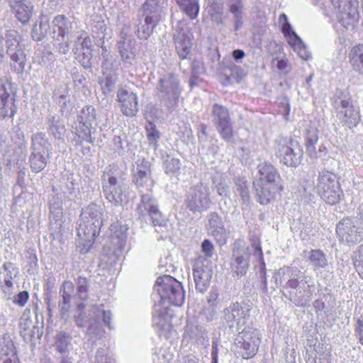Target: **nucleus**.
Returning a JSON list of instances; mask_svg holds the SVG:
<instances>
[{"mask_svg": "<svg viewBox=\"0 0 363 363\" xmlns=\"http://www.w3.org/2000/svg\"><path fill=\"white\" fill-rule=\"evenodd\" d=\"M273 278L280 285L286 282L284 289L288 291L289 298L296 305H308L315 290L311 277L306 276L297 267H284L274 274Z\"/></svg>", "mask_w": 363, "mask_h": 363, "instance_id": "1", "label": "nucleus"}, {"mask_svg": "<svg viewBox=\"0 0 363 363\" xmlns=\"http://www.w3.org/2000/svg\"><path fill=\"white\" fill-rule=\"evenodd\" d=\"M259 180L255 183L256 195L262 205L270 203L276 193L282 190L281 177L277 169L270 163L263 162L257 167Z\"/></svg>", "mask_w": 363, "mask_h": 363, "instance_id": "2", "label": "nucleus"}, {"mask_svg": "<svg viewBox=\"0 0 363 363\" xmlns=\"http://www.w3.org/2000/svg\"><path fill=\"white\" fill-rule=\"evenodd\" d=\"M154 299H160L157 304L162 306H182L184 301V291L182 284L174 277L165 275L159 277L154 286Z\"/></svg>", "mask_w": 363, "mask_h": 363, "instance_id": "3", "label": "nucleus"}, {"mask_svg": "<svg viewBox=\"0 0 363 363\" xmlns=\"http://www.w3.org/2000/svg\"><path fill=\"white\" fill-rule=\"evenodd\" d=\"M104 223L103 209L96 204L91 203L82 210L81 220L77 234L82 240L92 242L99 234Z\"/></svg>", "mask_w": 363, "mask_h": 363, "instance_id": "4", "label": "nucleus"}, {"mask_svg": "<svg viewBox=\"0 0 363 363\" xmlns=\"http://www.w3.org/2000/svg\"><path fill=\"white\" fill-rule=\"evenodd\" d=\"M8 55L11 60V67L18 72H21L25 67V55L20 45L16 31L9 30L6 34V40L0 28V64Z\"/></svg>", "mask_w": 363, "mask_h": 363, "instance_id": "5", "label": "nucleus"}, {"mask_svg": "<svg viewBox=\"0 0 363 363\" xmlns=\"http://www.w3.org/2000/svg\"><path fill=\"white\" fill-rule=\"evenodd\" d=\"M316 189L320 198L330 205L338 203L344 196L336 174L328 170L319 172Z\"/></svg>", "mask_w": 363, "mask_h": 363, "instance_id": "6", "label": "nucleus"}, {"mask_svg": "<svg viewBox=\"0 0 363 363\" xmlns=\"http://www.w3.org/2000/svg\"><path fill=\"white\" fill-rule=\"evenodd\" d=\"M259 331L253 328H245L235 340V351L243 359L252 358L257 352L260 344Z\"/></svg>", "mask_w": 363, "mask_h": 363, "instance_id": "7", "label": "nucleus"}, {"mask_svg": "<svg viewBox=\"0 0 363 363\" xmlns=\"http://www.w3.org/2000/svg\"><path fill=\"white\" fill-rule=\"evenodd\" d=\"M160 97L170 109L174 108L181 95L179 80L174 74H167L162 77L156 86Z\"/></svg>", "mask_w": 363, "mask_h": 363, "instance_id": "8", "label": "nucleus"}, {"mask_svg": "<svg viewBox=\"0 0 363 363\" xmlns=\"http://www.w3.org/2000/svg\"><path fill=\"white\" fill-rule=\"evenodd\" d=\"M210 203V189L205 184L200 182L193 186L186 194V206L193 212L206 210L209 207Z\"/></svg>", "mask_w": 363, "mask_h": 363, "instance_id": "9", "label": "nucleus"}, {"mask_svg": "<svg viewBox=\"0 0 363 363\" xmlns=\"http://www.w3.org/2000/svg\"><path fill=\"white\" fill-rule=\"evenodd\" d=\"M336 233L340 241L347 244L359 242L363 238V229L356 218L342 219L336 226Z\"/></svg>", "mask_w": 363, "mask_h": 363, "instance_id": "10", "label": "nucleus"}, {"mask_svg": "<svg viewBox=\"0 0 363 363\" xmlns=\"http://www.w3.org/2000/svg\"><path fill=\"white\" fill-rule=\"evenodd\" d=\"M103 189L106 199L115 205L128 200L127 186L122 179L106 174L104 177Z\"/></svg>", "mask_w": 363, "mask_h": 363, "instance_id": "11", "label": "nucleus"}, {"mask_svg": "<svg viewBox=\"0 0 363 363\" xmlns=\"http://www.w3.org/2000/svg\"><path fill=\"white\" fill-rule=\"evenodd\" d=\"M33 152L30 157V167L33 172H39L46 166L50 144L43 134L38 133L33 137Z\"/></svg>", "mask_w": 363, "mask_h": 363, "instance_id": "12", "label": "nucleus"}, {"mask_svg": "<svg viewBox=\"0 0 363 363\" xmlns=\"http://www.w3.org/2000/svg\"><path fill=\"white\" fill-rule=\"evenodd\" d=\"M250 257L249 247L242 240L236 241L233 245L230 267L238 276L246 274L250 265Z\"/></svg>", "mask_w": 363, "mask_h": 363, "instance_id": "13", "label": "nucleus"}, {"mask_svg": "<svg viewBox=\"0 0 363 363\" xmlns=\"http://www.w3.org/2000/svg\"><path fill=\"white\" fill-rule=\"evenodd\" d=\"M193 39V33L186 26L185 21L179 22L174 34V40L177 52L182 59H186L190 55Z\"/></svg>", "mask_w": 363, "mask_h": 363, "instance_id": "14", "label": "nucleus"}, {"mask_svg": "<svg viewBox=\"0 0 363 363\" xmlns=\"http://www.w3.org/2000/svg\"><path fill=\"white\" fill-rule=\"evenodd\" d=\"M337 117L343 125L352 128L357 125L359 121V111L349 99H339L335 101Z\"/></svg>", "mask_w": 363, "mask_h": 363, "instance_id": "15", "label": "nucleus"}, {"mask_svg": "<svg viewBox=\"0 0 363 363\" xmlns=\"http://www.w3.org/2000/svg\"><path fill=\"white\" fill-rule=\"evenodd\" d=\"M250 316V308L246 304L233 303L224 310V318L230 328L242 327L246 324Z\"/></svg>", "mask_w": 363, "mask_h": 363, "instance_id": "16", "label": "nucleus"}, {"mask_svg": "<svg viewBox=\"0 0 363 363\" xmlns=\"http://www.w3.org/2000/svg\"><path fill=\"white\" fill-rule=\"evenodd\" d=\"M340 22L347 29L353 28L359 18L357 0H337Z\"/></svg>", "mask_w": 363, "mask_h": 363, "instance_id": "17", "label": "nucleus"}, {"mask_svg": "<svg viewBox=\"0 0 363 363\" xmlns=\"http://www.w3.org/2000/svg\"><path fill=\"white\" fill-rule=\"evenodd\" d=\"M212 273L210 261L203 256H199L196 259L193 275L196 288L200 292H203L207 289L211 279Z\"/></svg>", "mask_w": 363, "mask_h": 363, "instance_id": "18", "label": "nucleus"}, {"mask_svg": "<svg viewBox=\"0 0 363 363\" xmlns=\"http://www.w3.org/2000/svg\"><path fill=\"white\" fill-rule=\"evenodd\" d=\"M73 52L77 55L76 57L81 60L84 67L89 66V62L91 57V40L85 31L77 32Z\"/></svg>", "mask_w": 363, "mask_h": 363, "instance_id": "19", "label": "nucleus"}, {"mask_svg": "<svg viewBox=\"0 0 363 363\" xmlns=\"http://www.w3.org/2000/svg\"><path fill=\"white\" fill-rule=\"evenodd\" d=\"M276 154L280 162L289 167H296L302 155L298 144L292 141H290L289 145H279Z\"/></svg>", "mask_w": 363, "mask_h": 363, "instance_id": "20", "label": "nucleus"}, {"mask_svg": "<svg viewBox=\"0 0 363 363\" xmlns=\"http://www.w3.org/2000/svg\"><path fill=\"white\" fill-rule=\"evenodd\" d=\"M117 101L122 113L127 116H133L138 111V97L133 91L120 87L117 92Z\"/></svg>", "mask_w": 363, "mask_h": 363, "instance_id": "21", "label": "nucleus"}, {"mask_svg": "<svg viewBox=\"0 0 363 363\" xmlns=\"http://www.w3.org/2000/svg\"><path fill=\"white\" fill-rule=\"evenodd\" d=\"M19 328L21 335L26 342H33L36 340L40 339L43 335V332L40 328L33 323L27 314H23L21 316Z\"/></svg>", "mask_w": 363, "mask_h": 363, "instance_id": "22", "label": "nucleus"}, {"mask_svg": "<svg viewBox=\"0 0 363 363\" xmlns=\"http://www.w3.org/2000/svg\"><path fill=\"white\" fill-rule=\"evenodd\" d=\"M318 140V130L314 127H309L306 133V148L308 155L313 159L320 158L326 155L327 149L323 144L318 146V152H315V144Z\"/></svg>", "mask_w": 363, "mask_h": 363, "instance_id": "23", "label": "nucleus"}, {"mask_svg": "<svg viewBox=\"0 0 363 363\" xmlns=\"http://www.w3.org/2000/svg\"><path fill=\"white\" fill-rule=\"evenodd\" d=\"M0 363H21L16 347L9 335L0 339Z\"/></svg>", "mask_w": 363, "mask_h": 363, "instance_id": "24", "label": "nucleus"}, {"mask_svg": "<svg viewBox=\"0 0 363 363\" xmlns=\"http://www.w3.org/2000/svg\"><path fill=\"white\" fill-rule=\"evenodd\" d=\"M133 182L138 186L146 187L147 190L152 187L153 182L150 177V169L147 161L142 160L137 162Z\"/></svg>", "mask_w": 363, "mask_h": 363, "instance_id": "25", "label": "nucleus"}, {"mask_svg": "<svg viewBox=\"0 0 363 363\" xmlns=\"http://www.w3.org/2000/svg\"><path fill=\"white\" fill-rule=\"evenodd\" d=\"M167 6V0H147L143 5V15L158 22Z\"/></svg>", "mask_w": 363, "mask_h": 363, "instance_id": "26", "label": "nucleus"}, {"mask_svg": "<svg viewBox=\"0 0 363 363\" xmlns=\"http://www.w3.org/2000/svg\"><path fill=\"white\" fill-rule=\"evenodd\" d=\"M135 40L130 38H125L118 42V50L121 60L125 66L133 65L135 60Z\"/></svg>", "mask_w": 363, "mask_h": 363, "instance_id": "27", "label": "nucleus"}, {"mask_svg": "<svg viewBox=\"0 0 363 363\" xmlns=\"http://www.w3.org/2000/svg\"><path fill=\"white\" fill-rule=\"evenodd\" d=\"M209 231L217 240L219 245H223L225 244L228 238V233L224 228L222 219L216 213H211L210 215Z\"/></svg>", "mask_w": 363, "mask_h": 363, "instance_id": "28", "label": "nucleus"}, {"mask_svg": "<svg viewBox=\"0 0 363 363\" xmlns=\"http://www.w3.org/2000/svg\"><path fill=\"white\" fill-rule=\"evenodd\" d=\"M14 99L11 96V84L6 79L0 78V109L3 110V115L6 116L9 111L13 113Z\"/></svg>", "mask_w": 363, "mask_h": 363, "instance_id": "29", "label": "nucleus"}, {"mask_svg": "<svg viewBox=\"0 0 363 363\" xmlns=\"http://www.w3.org/2000/svg\"><path fill=\"white\" fill-rule=\"evenodd\" d=\"M18 274L17 268L11 262H6L3 265V270L0 272V284L5 294L10 295L13 286V279Z\"/></svg>", "mask_w": 363, "mask_h": 363, "instance_id": "30", "label": "nucleus"}, {"mask_svg": "<svg viewBox=\"0 0 363 363\" xmlns=\"http://www.w3.org/2000/svg\"><path fill=\"white\" fill-rule=\"evenodd\" d=\"M185 334L191 340H194L199 345L204 346L208 345L207 333L203 327L201 325L188 321L186 326Z\"/></svg>", "mask_w": 363, "mask_h": 363, "instance_id": "31", "label": "nucleus"}, {"mask_svg": "<svg viewBox=\"0 0 363 363\" xmlns=\"http://www.w3.org/2000/svg\"><path fill=\"white\" fill-rule=\"evenodd\" d=\"M155 311V312L153 316L154 324L162 330H169L172 314L169 313V308L168 306H162L156 303Z\"/></svg>", "mask_w": 363, "mask_h": 363, "instance_id": "32", "label": "nucleus"}, {"mask_svg": "<svg viewBox=\"0 0 363 363\" xmlns=\"http://www.w3.org/2000/svg\"><path fill=\"white\" fill-rule=\"evenodd\" d=\"M230 179L227 176L216 173L212 177V187L221 197L230 196Z\"/></svg>", "mask_w": 363, "mask_h": 363, "instance_id": "33", "label": "nucleus"}, {"mask_svg": "<svg viewBox=\"0 0 363 363\" xmlns=\"http://www.w3.org/2000/svg\"><path fill=\"white\" fill-rule=\"evenodd\" d=\"M15 13L17 19L22 23L29 21L33 13V7L30 4H25L23 1L10 5Z\"/></svg>", "mask_w": 363, "mask_h": 363, "instance_id": "34", "label": "nucleus"}, {"mask_svg": "<svg viewBox=\"0 0 363 363\" xmlns=\"http://www.w3.org/2000/svg\"><path fill=\"white\" fill-rule=\"evenodd\" d=\"M103 74L104 78L100 81L104 94H109L115 88L116 82L118 79V73L116 70H108L106 67L103 65Z\"/></svg>", "mask_w": 363, "mask_h": 363, "instance_id": "35", "label": "nucleus"}, {"mask_svg": "<svg viewBox=\"0 0 363 363\" xmlns=\"http://www.w3.org/2000/svg\"><path fill=\"white\" fill-rule=\"evenodd\" d=\"M54 32L57 31L58 35L62 38L68 34L72 29V22H71L65 15L56 16L53 21Z\"/></svg>", "mask_w": 363, "mask_h": 363, "instance_id": "36", "label": "nucleus"}, {"mask_svg": "<svg viewBox=\"0 0 363 363\" xmlns=\"http://www.w3.org/2000/svg\"><path fill=\"white\" fill-rule=\"evenodd\" d=\"M349 58L353 69L363 73V45L352 48Z\"/></svg>", "mask_w": 363, "mask_h": 363, "instance_id": "37", "label": "nucleus"}, {"mask_svg": "<svg viewBox=\"0 0 363 363\" xmlns=\"http://www.w3.org/2000/svg\"><path fill=\"white\" fill-rule=\"evenodd\" d=\"M163 168L167 174L177 177L181 172L180 160L167 155L164 159Z\"/></svg>", "mask_w": 363, "mask_h": 363, "instance_id": "38", "label": "nucleus"}, {"mask_svg": "<svg viewBox=\"0 0 363 363\" xmlns=\"http://www.w3.org/2000/svg\"><path fill=\"white\" fill-rule=\"evenodd\" d=\"M72 336L65 332H60L56 336V349L63 357L69 352L72 347Z\"/></svg>", "mask_w": 363, "mask_h": 363, "instance_id": "39", "label": "nucleus"}, {"mask_svg": "<svg viewBox=\"0 0 363 363\" xmlns=\"http://www.w3.org/2000/svg\"><path fill=\"white\" fill-rule=\"evenodd\" d=\"M308 260L314 269L325 268L328 266V259L326 255L320 250H311L309 252Z\"/></svg>", "mask_w": 363, "mask_h": 363, "instance_id": "40", "label": "nucleus"}, {"mask_svg": "<svg viewBox=\"0 0 363 363\" xmlns=\"http://www.w3.org/2000/svg\"><path fill=\"white\" fill-rule=\"evenodd\" d=\"M74 286L73 283L69 281H65L60 289V294H62L63 298V303L60 304L62 313L67 311L69 308V303L70 302L72 295L74 294Z\"/></svg>", "mask_w": 363, "mask_h": 363, "instance_id": "41", "label": "nucleus"}, {"mask_svg": "<svg viewBox=\"0 0 363 363\" xmlns=\"http://www.w3.org/2000/svg\"><path fill=\"white\" fill-rule=\"evenodd\" d=\"M48 123L50 134L53 135L55 139H62L66 132L63 123L54 116L49 118Z\"/></svg>", "mask_w": 363, "mask_h": 363, "instance_id": "42", "label": "nucleus"}, {"mask_svg": "<svg viewBox=\"0 0 363 363\" xmlns=\"http://www.w3.org/2000/svg\"><path fill=\"white\" fill-rule=\"evenodd\" d=\"M176 1L191 19L197 17L199 11L198 0H176Z\"/></svg>", "mask_w": 363, "mask_h": 363, "instance_id": "43", "label": "nucleus"}, {"mask_svg": "<svg viewBox=\"0 0 363 363\" xmlns=\"http://www.w3.org/2000/svg\"><path fill=\"white\" fill-rule=\"evenodd\" d=\"M157 204L156 201L152 198L151 194H144L141 196V201L138 206V213L144 216L150 213L151 210L156 208Z\"/></svg>", "mask_w": 363, "mask_h": 363, "instance_id": "44", "label": "nucleus"}, {"mask_svg": "<svg viewBox=\"0 0 363 363\" xmlns=\"http://www.w3.org/2000/svg\"><path fill=\"white\" fill-rule=\"evenodd\" d=\"M279 23L281 25V31L284 33L288 43L292 40H297L298 35L292 30V27L288 21L285 13H281L279 17Z\"/></svg>", "mask_w": 363, "mask_h": 363, "instance_id": "45", "label": "nucleus"}, {"mask_svg": "<svg viewBox=\"0 0 363 363\" xmlns=\"http://www.w3.org/2000/svg\"><path fill=\"white\" fill-rule=\"evenodd\" d=\"M212 114L217 125L230 120L228 109L217 104L212 107Z\"/></svg>", "mask_w": 363, "mask_h": 363, "instance_id": "46", "label": "nucleus"}, {"mask_svg": "<svg viewBox=\"0 0 363 363\" xmlns=\"http://www.w3.org/2000/svg\"><path fill=\"white\" fill-rule=\"evenodd\" d=\"M91 129V123L82 122L79 121H78V124L75 127L76 133L79 138L89 143H93Z\"/></svg>", "mask_w": 363, "mask_h": 363, "instance_id": "47", "label": "nucleus"}, {"mask_svg": "<svg viewBox=\"0 0 363 363\" xmlns=\"http://www.w3.org/2000/svg\"><path fill=\"white\" fill-rule=\"evenodd\" d=\"M157 21L152 20L149 17H145V24L141 25L138 30V35L140 39H147L152 33L153 28Z\"/></svg>", "mask_w": 363, "mask_h": 363, "instance_id": "48", "label": "nucleus"}, {"mask_svg": "<svg viewBox=\"0 0 363 363\" xmlns=\"http://www.w3.org/2000/svg\"><path fill=\"white\" fill-rule=\"evenodd\" d=\"M48 28V20L46 17L41 18L39 25L35 24L33 27L32 32L33 37H35V35H38L36 36V40H40L47 34Z\"/></svg>", "mask_w": 363, "mask_h": 363, "instance_id": "49", "label": "nucleus"}, {"mask_svg": "<svg viewBox=\"0 0 363 363\" xmlns=\"http://www.w3.org/2000/svg\"><path fill=\"white\" fill-rule=\"evenodd\" d=\"M289 44L297 52L301 59L307 60L311 57V53L308 51L299 36L297 38V40H292Z\"/></svg>", "mask_w": 363, "mask_h": 363, "instance_id": "50", "label": "nucleus"}, {"mask_svg": "<svg viewBox=\"0 0 363 363\" xmlns=\"http://www.w3.org/2000/svg\"><path fill=\"white\" fill-rule=\"evenodd\" d=\"M352 259L357 272L363 279V245H359L354 252Z\"/></svg>", "mask_w": 363, "mask_h": 363, "instance_id": "51", "label": "nucleus"}, {"mask_svg": "<svg viewBox=\"0 0 363 363\" xmlns=\"http://www.w3.org/2000/svg\"><path fill=\"white\" fill-rule=\"evenodd\" d=\"M95 109L92 106H86L80 111L78 121L92 123L95 120Z\"/></svg>", "mask_w": 363, "mask_h": 363, "instance_id": "52", "label": "nucleus"}, {"mask_svg": "<svg viewBox=\"0 0 363 363\" xmlns=\"http://www.w3.org/2000/svg\"><path fill=\"white\" fill-rule=\"evenodd\" d=\"M84 307L85 306L84 303L79 304L74 315L76 325L79 328H83L87 321V316L84 312Z\"/></svg>", "mask_w": 363, "mask_h": 363, "instance_id": "53", "label": "nucleus"}, {"mask_svg": "<svg viewBox=\"0 0 363 363\" xmlns=\"http://www.w3.org/2000/svg\"><path fill=\"white\" fill-rule=\"evenodd\" d=\"M217 128L223 139L230 140L233 138V132L230 120L218 125Z\"/></svg>", "mask_w": 363, "mask_h": 363, "instance_id": "54", "label": "nucleus"}, {"mask_svg": "<svg viewBox=\"0 0 363 363\" xmlns=\"http://www.w3.org/2000/svg\"><path fill=\"white\" fill-rule=\"evenodd\" d=\"M218 292L217 289H212L210 291L207 298V306H206L208 309L212 312H216L217 306L219 303L218 300Z\"/></svg>", "mask_w": 363, "mask_h": 363, "instance_id": "55", "label": "nucleus"}, {"mask_svg": "<svg viewBox=\"0 0 363 363\" xmlns=\"http://www.w3.org/2000/svg\"><path fill=\"white\" fill-rule=\"evenodd\" d=\"M102 305L101 306H94V313H95L96 317H102L104 323L110 327L111 313L110 311H106L104 308H102Z\"/></svg>", "mask_w": 363, "mask_h": 363, "instance_id": "56", "label": "nucleus"}, {"mask_svg": "<svg viewBox=\"0 0 363 363\" xmlns=\"http://www.w3.org/2000/svg\"><path fill=\"white\" fill-rule=\"evenodd\" d=\"M242 0H230V10L235 15V18H242Z\"/></svg>", "mask_w": 363, "mask_h": 363, "instance_id": "57", "label": "nucleus"}, {"mask_svg": "<svg viewBox=\"0 0 363 363\" xmlns=\"http://www.w3.org/2000/svg\"><path fill=\"white\" fill-rule=\"evenodd\" d=\"M149 216L151 217L152 223L155 225H162L165 219L161 212L159 211L158 208H154L151 210V212L149 213Z\"/></svg>", "mask_w": 363, "mask_h": 363, "instance_id": "58", "label": "nucleus"}, {"mask_svg": "<svg viewBox=\"0 0 363 363\" xmlns=\"http://www.w3.org/2000/svg\"><path fill=\"white\" fill-rule=\"evenodd\" d=\"M236 191L240 195L244 203L249 201V189L245 182H242L241 184L236 183Z\"/></svg>", "mask_w": 363, "mask_h": 363, "instance_id": "59", "label": "nucleus"}, {"mask_svg": "<svg viewBox=\"0 0 363 363\" xmlns=\"http://www.w3.org/2000/svg\"><path fill=\"white\" fill-rule=\"evenodd\" d=\"M252 247L254 248L255 255H257L260 260H263V253L260 246L259 238L255 235L250 238Z\"/></svg>", "mask_w": 363, "mask_h": 363, "instance_id": "60", "label": "nucleus"}, {"mask_svg": "<svg viewBox=\"0 0 363 363\" xmlns=\"http://www.w3.org/2000/svg\"><path fill=\"white\" fill-rule=\"evenodd\" d=\"M201 250L205 255V258L211 257L214 252L212 242L209 240H204L201 244Z\"/></svg>", "mask_w": 363, "mask_h": 363, "instance_id": "61", "label": "nucleus"}, {"mask_svg": "<svg viewBox=\"0 0 363 363\" xmlns=\"http://www.w3.org/2000/svg\"><path fill=\"white\" fill-rule=\"evenodd\" d=\"M86 279L85 278L79 277L78 279V296L81 299H86L87 298L86 294Z\"/></svg>", "mask_w": 363, "mask_h": 363, "instance_id": "62", "label": "nucleus"}, {"mask_svg": "<svg viewBox=\"0 0 363 363\" xmlns=\"http://www.w3.org/2000/svg\"><path fill=\"white\" fill-rule=\"evenodd\" d=\"M96 363H114L104 349H99L96 355Z\"/></svg>", "mask_w": 363, "mask_h": 363, "instance_id": "63", "label": "nucleus"}, {"mask_svg": "<svg viewBox=\"0 0 363 363\" xmlns=\"http://www.w3.org/2000/svg\"><path fill=\"white\" fill-rule=\"evenodd\" d=\"M28 299V293L26 291L20 292L15 298L14 303L20 306H23Z\"/></svg>", "mask_w": 363, "mask_h": 363, "instance_id": "64", "label": "nucleus"}]
</instances>
